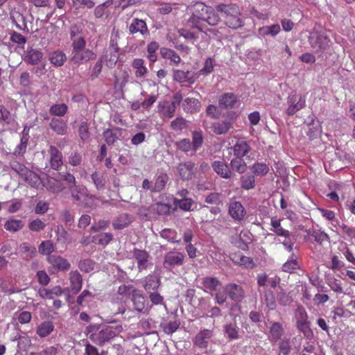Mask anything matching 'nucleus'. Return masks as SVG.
<instances>
[{"instance_id": "f257e3e1", "label": "nucleus", "mask_w": 355, "mask_h": 355, "mask_svg": "<svg viewBox=\"0 0 355 355\" xmlns=\"http://www.w3.org/2000/svg\"><path fill=\"white\" fill-rule=\"evenodd\" d=\"M89 339L99 346L110 342L123 331L121 324L112 322L111 324H92L87 328Z\"/></svg>"}, {"instance_id": "f03ea898", "label": "nucleus", "mask_w": 355, "mask_h": 355, "mask_svg": "<svg viewBox=\"0 0 355 355\" xmlns=\"http://www.w3.org/2000/svg\"><path fill=\"white\" fill-rule=\"evenodd\" d=\"M216 11L222 14L225 24L230 28L237 29L243 26V20L239 6L234 3L218 4Z\"/></svg>"}, {"instance_id": "7ed1b4c3", "label": "nucleus", "mask_w": 355, "mask_h": 355, "mask_svg": "<svg viewBox=\"0 0 355 355\" xmlns=\"http://www.w3.org/2000/svg\"><path fill=\"white\" fill-rule=\"evenodd\" d=\"M186 256L184 253L172 250L166 252L164 257L163 267L168 271H173L175 267H179L184 263Z\"/></svg>"}, {"instance_id": "20e7f679", "label": "nucleus", "mask_w": 355, "mask_h": 355, "mask_svg": "<svg viewBox=\"0 0 355 355\" xmlns=\"http://www.w3.org/2000/svg\"><path fill=\"white\" fill-rule=\"evenodd\" d=\"M238 115L235 112H227L224 120L216 121L212 123V131L216 135H225L233 128V124Z\"/></svg>"}, {"instance_id": "39448f33", "label": "nucleus", "mask_w": 355, "mask_h": 355, "mask_svg": "<svg viewBox=\"0 0 355 355\" xmlns=\"http://www.w3.org/2000/svg\"><path fill=\"white\" fill-rule=\"evenodd\" d=\"M201 3H197L194 6V12L188 20V23L193 28L198 29L200 32L207 33V31L213 33L216 35V30L210 29L205 25L204 14L198 10L202 7H200Z\"/></svg>"}, {"instance_id": "423d86ee", "label": "nucleus", "mask_w": 355, "mask_h": 355, "mask_svg": "<svg viewBox=\"0 0 355 355\" xmlns=\"http://www.w3.org/2000/svg\"><path fill=\"white\" fill-rule=\"evenodd\" d=\"M330 39L318 32H313L309 37V42L316 53H324L329 46Z\"/></svg>"}, {"instance_id": "0eeeda50", "label": "nucleus", "mask_w": 355, "mask_h": 355, "mask_svg": "<svg viewBox=\"0 0 355 355\" xmlns=\"http://www.w3.org/2000/svg\"><path fill=\"white\" fill-rule=\"evenodd\" d=\"M46 260L52 268L57 271L67 272L71 268L69 261L60 255H50L47 257Z\"/></svg>"}, {"instance_id": "6e6552de", "label": "nucleus", "mask_w": 355, "mask_h": 355, "mask_svg": "<svg viewBox=\"0 0 355 355\" xmlns=\"http://www.w3.org/2000/svg\"><path fill=\"white\" fill-rule=\"evenodd\" d=\"M173 80L180 83H187L189 85L195 83L199 78V74L191 71H183L180 69H175L173 73Z\"/></svg>"}, {"instance_id": "1a4fd4ad", "label": "nucleus", "mask_w": 355, "mask_h": 355, "mask_svg": "<svg viewBox=\"0 0 355 355\" xmlns=\"http://www.w3.org/2000/svg\"><path fill=\"white\" fill-rule=\"evenodd\" d=\"M212 330L204 329L200 331L193 338L192 341L197 347L205 349L208 347L209 340L213 337Z\"/></svg>"}, {"instance_id": "9d476101", "label": "nucleus", "mask_w": 355, "mask_h": 355, "mask_svg": "<svg viewBox=\"0 0 355 355\" xmlns=\"http://www.w3.org/2000/svg\"><path fill=\"white\" fill-rule=\"evenodd\" d=\"M202 8L198 9L199 11L204 14V21L210 26H216L220 21V17L218 14V11L214 10L212 8L206 6L204 3H200L199 6Z\"/></svg>"}, {"instance_id": "9b49d317", "label": "nucleus", "mask_w": 355, "mask_h": 355, "mask_svg": "<svg viewBox=\"0 0 355 355\" xmlns=\"http://www.w3.org/2000/svg\"><path fill=\"white\" fill-rule=\"evenodd\" d=\"M225 291L230 299L235 302H241L245 297V292L243 287L235 283L227 284L225 287Z\"/></svg>"}, {"instance_id": "f8f14e48", "label": "nucleus", "mask_w": 355, "mask_h": 355, "mask_svg": "<svg viewBox=\"0 0 355 355\" xmlns=\"http://www.w3.org/2000/svg\"><path fill=\"white\" fill-rule=\"evenodd\" d=\"M228 212L230 216L237 222H241L244 220L246 211L239 201L230 202L228 206Z\"/></svg>"}, {"instance_id": "ddd939ff", "label": "nucleus", "mask_w": 355, "mask_h": 355, "mask_svg": "<svg viewBox=\"0 0 355 355\" xmlns=\"http://www.w3.org/2000/svg\"><path fill=\"white\" fill-rule=\"evenodd\" d=\"M195 164L191 161L180 162L176 167L178 173L182 180H189L194 175Z\"/></svg>"}, {"instance_id": "4468645a", "label": "nucleus", "mask_w": 355, "mask_h": 355, "mask_svg": "<svg viewBox=\"0 0 355 355\" xmlns=\"http://www.w3.org/2000/svg\"><path fill=\"white\" fill-rule=\"evenodd\" d=\"M130 34L134 35L137 33L141 34L146 37L149 35L150 32L145 21L138 18H134L128 26Z\"/></svg>"}, {"instance_id": "2eb2a0df", "label": "nucleus", "mask_w": 355, "mask_h": 355, "mask_svg": "<svg viewBox=\"0 0 355 355\" xmlns=\"http://www.w3.org/2000/svg\"><path fill=\"white\" fill-rule=\"evenodd\" d=\"M96 54L89 49H83L72 54L71 61L76 64L86 63L90 60H95Z\"/></svg>"}, {"instance_id": "dca6fc26", "label": "nucleus", "mask_w": 355, "mask_h": 355, "mask_svg": "<svg viewBox=\"0 0 355 355\" xmlns=\"http://www.w3.org/2000/svg\"><path fill=\"white\" fill-rule=\"evenodd\" d=\"M133 257L137 263L139 271L146 270L149 265L150 254L144 250L135 248L133 250Z\"/></svg>"}, {"instance_id": "f3484780", "label": "nucleus", "mask_w": 355, "mask_h": 355, "mask_svg": "<svg viewBox=\"0 0 355 355\" xmlns=\"http://www.w3.org/2000/svg\"><path fill=\"white\" fill-rule=\"evenodd\" d=\"M288 107L286 110V114L288 116H293L305 106V100L301 96L297 98L295 94H292L288 98Z\"/></svg>"}, {"instance_id": "a211bd4d", "label": "nucleus", "mask_w": 355, "mask_h": 355, "mask_svg": "<svg viewBox=\"0 0 355 355\" xmlns=\"http://www.w3.org/2000/svg\"><path fill=\"white\" fill-rule=\"evenodd\" d=\"M50 155L49 162L51 168L58 171L63 165V157L62 153L54 146H50L49 148Z\"/></svg>"}, {"instance_id": "6ab92c4d", "label": "nucleus", "mask_w": 355, "mask_h": 355, "mask_svg": "<svg viewBox=\"0 0 355 355\" xmlns=\"http://www.w3.org/2000/svg\"><path fill=\"white\" fill-rule=\"evenodd\" d=\"M258 286L263 288V289H268L267 287L270 286L275 288L279 284L280 279L277 277H270L266 273H261L257 275V277Z\"/></svg>"}, {"instance_id": "aec40b11", "label": "nucleus", "mask_w": 355, "mask_h": 355, "mask_svg": "<svg viewBox=\"0 0 355 355\" xmlns=\"http://www.w3.org/2000/svg\"><path fill=\"white\" fill-rule=\"evenodd\" d=\"M285 331L283 324L279 322H271L269 328L268 338L271 342L279 341L284 335Z\"/></svg>"}, {"instance_id": "412c9836", "label": "nucleus", "mask_w": 355, "mask_h": 355, "mask_svg": "<svg viewBox=\"0 0 355 355\" xmlns=\"http://www.w3.org/2000/svg\"><path fill=\"white\" fill-rule=\"evenodd\" d=\"M157 109L163 117L172 118L175 113L176 105L173 101H164L159 103Z\"/></svg>"}, {"instance_id": "4be33fe9", "label": "nucleus", "mask_w": 355, "mask_h": 355, "mask_svg": "<svg viewBox=\"0 0 355 355\" xmlns=\"http://www.w3.org/2000/svg\"><path fill=\"white\" fill-rule=\"evenodd\" d=\"M123 129L119 127L108 128L103 131V136L107 145L114 144L122 135Z\"/></svg>"}, {"instance_id": "5701e85b", "label": "nucleus", "mask_w": 355, "mask_h": 355, "mask_svg": "<svg viewBox=\"0 0 355 355\" xmlns=\"http://www.w3.org/2000/svg\"><path fill=\"white\" fill-rule=\"evenodd\" d=\"M65 289L62 288L60 286H55L51 288H40L39 290V295L43 299L52 300L55 297L61 296Z\"/></svg>"}, {"instance_id": "b1692460", "label": "nucleus", "mask_w": 355, "mask_h": 355, "mask_svg": "<svg viewBox=\"0 0 355 355\" xmlns=\"http://www.w3.org/2000/svg\"><path fill=\"white\" fill-rule=\"evenodd\" d=\"M70 288L73 294L80 292L83 286L82 275L78 270H72L69 273Z\"/></svg>"}, {"instance_id": "393cba45", "label": "nucleus", "mask_w": 355, "mask_h": 355, "mask_svg": "<svg viewBox=\"0 0 355 355\" xmlns=\"http://www.w3.org/2000/svg\"><path fill=\"white\" fill-rule=\"evenodd\" d=\"M230 259L236 264L245 266V268H253L254 262L250 257L243 255L240 252L231 253Z\"/></svg>"}, {"instance_id": "a878e982", "label": "nucleus", "mask_w": 355, "mask_h": 355, "mask_svg": "<svg viewBox=\"0 0 355 355\" xmlns=\"http://www.w3.org/2000/svg\"><path fill=\"white\" fill-rule=\"evenodd\" d=\"M211 166L214 171L221 178L228 179L232 176V172L228 165L224 161H214Z\"/></svg>"}, {"instance_id": "bb28decb", "label": "nucleus", "mask_w": 355, "mask_h": 355, "mask_svg": "<svg viewBox=\"0 0 355 355\" xmlns=\"http://www.w3.org/2000/svg\"><path fill=\"white\" fill-rule=\"evenodd\" d=\"M201 107V103L198 99L187 97L182 103V108L187 113L193 114L198 112Z\"/></svg>"}, {"instance_id": "cd10ccee", "label": "nucleus", "mask_w": 355, "mask_h": 355, "mask_svg": "<svg viewBox=\"0 0 355 355\" xmlns=\"http://www.w3.org/2000/svg\"><path fill=\"white\" fill-rule=\"evenodd\" d=\"M237 101V96L233 93H225L218 99L219 106L225 109L234 107Z\"/></svg>"}, {"instance_id": "c85d7f7f", "label": "nucleus", "mask_w": 355, "mask_h": 355, "mask_svg": "<svg viewBox=\"0 0 355 355\" xmlns=\"http://www.w3.org/2000/svg\"><path fill=\"white\" fill-rule=\"evenodd\" d=\"M232 149L235 157H243L250 152V147L247 141L238 139Z\"/></svg>"}, {"instance_id": "c756f323", "label": "nucleus", "mask_w": 355, "mask_h": 355, "mask_svg": "<svg viewBox=\"0 0 355 355\" xmlns=\"http://www.w3.org/2000/svg\"><path fill=\"white\" fill-rule=\"evenodd\" d=\"M43 58V53L37 49L31 48L25 55V61L32 65L37 64Z\"/></svg>"}, {"instance_id": "7c9ffc66", "label": "nucleus", "mask_w": 355, "mask_h": 355, "mask_svg": "<svg viewBox=\"0 0 355 355\" xmlns=\"http://www.w3.org/2000/svg\"><path fill=\"white\" fill-rule=\"evenodd\" d=\"M49 60L53 66L60 67L67 61V56L62 51H55L49 55Z\"/></svg>"}, {"instance_id": "2f4dec72", "label": "nucleus", "mask_w": 355, "mask_h": 355, "mask_svg": "<svg viewBox=\"0 0 355 355\" xmlns=\"http://www.w3.org/2000/svg\"><path fill=\"white\" fill-rule=\"evenodd\" d=\"M300 268L297 256L292 253L289 259L282 265V271L288 273H292L295 270Z\"/></svg>"}, {"instance_id": "473e14b6", "label": "nucleus", "mask_w": 355, "mask_h": 355, "mask_svg": "<svg viewBox=\"0 0 355 355\" xmlns=\"http://www.w3.org/2000/svg\"><path fill=\"white\" fill-rule=\"evenodd\" d=\"M49 125L50 128L58 135H64L67 133V123L61 119L53 118Z\"/></svg>"}, {"instance_id": "72a5a7b5", "label": "nucleus", "mask_w": 355, "mask_h": 355, "mask_svg": "<svg viewBox=\"0 0 355 355\" xmlns=\"http://www.w3.org/2000/svg\"><path fill=\"white\" fill-rule=\"evenodd\" d=\"M132 67L135 69V74L137 78H143L148 72L147 67L145 66L144 60L141 58L134 59Z\"/></svg>"}, {"instance_id": "f704fd0d", "label": "nucleus", "mask_w": 355, "mask_h": 355, "mask_svg": "<svg viewBox=\"0 0 355 355\" xmlns=\"http://www.w3.org/2000/svg\"><path fill=\"white\" fill-rule=\"evenodd\" d=\"M169 196L165 195L166 200H168L167 202H156L153 205V208L159 215H167L169 214L171 210V205L170 204ZM164 196H162V198Z\"/></svg>"}, {"instance_id": "c9c22d12", "label": "nucleus", "mask_w": 355, "mask_h": 355, "mask_svg": "<svg viewBox=\"0 0 355 355\" xmlns=\"http://www.w3.org/2000/svg\"><path fill=\"white\" fill-rule=\"evenodd\" d=\"M161 280L159 277L153 275H148L145 279L144 288L150 293L151 291H156L160 286Z\"/></svg>"}, {"instance_id": "e433bc0d", "label": "nucleus", "mask_w": 355, "mask_h": 355, "mask_svg": "<svg viewBox=\"0 0 355 355\" xmlns=\"http://www.w3.org/2000/svg\"><path fill=\"white\" fill-rule=\"evenodd\" d=\"M160 54L164 59L169 60L171 62L178 64L181 62L180 55L173 49L168 48H162Z\"/></svg>"}, {"instance_id": "4c0bfd02", "label": "nucleus", "mask_w": 355, "mask_h": 355, "mask_svg": "<svg viewBox=\"0 0 355 355\" xmlns=\"http://www.w3.org/2000/svg\"><path fill=\"white\" fill-rule=\"evenodd\" d=\"M24 222L20 219H9L4 223V228L10 232H16L24 228Z\"/></svg>"}, {"instance_id": "58836bf2", "label": "nucleus", "mask_w": 355, "mask_h": 355, "mask_svg": "<svg viewBox=\"0 0 355 355\" xmlns=\"http://www.w3.org/2000/svg\"><path fill=\"white\" fill-rule=\"evenodd\" d=\"M168 198L173 200L175 207H179L180 209L184 211H191L194 203L191 198L177 199L173 196H168Z\"/></svg>"}, {"instance_id": "ea45409f", "label": "nucleus", "mask_w": 355, "mask_h": 355, "mask_svg": "<svg viewBox=\"0 0 355 355\" xmlns=\"http://www.w3.org/2000/svg\"><path fill=\"white\" fill-rule=\"evenodd\" d=\"M22 179L32 187L38 188L41 184L40 177L36 173L31 171L30 169Z\"/></svg>"}, {"instance_id": "a19ab883", "label": "nucleus", "mask_w": 355, "mask_h": 355, "mask_svg": "<svg viewBox=\"0 0 355 355\" xmlns=\"http://www.w3.org/2000/svg\"><path fill=\"white\" fill-rule=\"evenodd\" d=\"M202 284L205 290L215 291L220 285V282L214 277H205L202 279Z\"/></svg>"}, {"instance_id": "79ce46f5", "label": "nucleus", "mask_w": 355, "mask_h": 355, "mask_svg": "<svg viewBox=\"0 0 355 355\" xmlns=\"http://www.w3.org/2000/svg\"><path fill=\"white\" fill-rule=\"evenodd\" d=\"M53 329L54 326L52 322L44 321L37 327L36 333L40 337L44 338L49 336L53 331Z\"/></svg>"}, {"instance_id": "37998d69", "label": "nucleus", "mask_w": 355, "mask_h": 355, "mask_svg": "<svg viewBox=\"0 0 355 355\" xmlns=\"http://www.w3.org/2000/svg\"><path fill=\"white\" fill-rule=\"evenodd\" d=\"M131 220L127 214L119 215L113 222L112 225L115 230H121L130 224Z\"/></svg>"}, {"instance_id": "c03bdc74", "label": "nucleus", "mask_w": 355, "mask_h": 355, "mask_svg": "<svg viewBox=\"0 0 355 355\" xmlns=\"http://www.w3.org/2000/svg\"><path fill=\"white\" fill-rule=\"evenodd\" d=\"M113 239L111 233H101L95 235L92 239V242L101 246H106Z\"/></svg>"}, {"instance_id": "a18cd8bd", "label": "nucleus", "mask_w": 355, "mask_h": 355, "mask_svg": "<svg viewBox=\"0 0 355 355\" xmlns=\"http://www.w3.org/2000/svg\"><path fill=\"white\" fill-rule=\"evenodd\" d=\"M262 293L266 306L270 310H274L276 307V301L273 292L270 289H263Z\"/></svg>"}, {"instance_id": "49530a36", "label": "nucleus", "mask_w": 355, "mask_h": 355, "mask_svg": "<svg viewBox=\"0 0 355 355\" xmlns=\"http://www.w3.org/2000/svg\"><path fill=\"white\" fill-rule=\"evenodd\" d=\"M243 157H235L230 162V166L232 170L239 173H243L247 169V164Z\"/></svg>"}, {"instance_id": "de8ad7c7", "label": "nucleus", "mask_w": 355, "mask_h": 355, "mask_svg": "<svg viewBox=\"0 0 355 355\" xmlns=\"http://www.w3.org/2000/svg\"><path fill=\"white\" fill-rule=\"evenodd\" d=\"M132 301L135 309L138 312H141L145 309L146 299L143 295L133 293Z\"/></svg>"}, {"instance_id": "09e8293b", "label": "nucleus", "mask_w": 355, "mask_h": 355, "mask_svg": "<svg viewBox=\"0 0 355 355\" xmlns=\"http://www.w3.org/2000/svg\"><path fill=\"white\" fill-rule=\"evenodd\" d=\"M93 183L98 190L103 189L105 185V178L104 174L101 172L96 171L91 175Z\"/></svg>"}, {"instance_id": "8fccbe9b", "label": "nucleus", "mask_w": 355, "mask_h": 355, "mask_svg": "<svg viewBox=\"0 0 355 355\" xmlns=\"http://www.w3.org/2000/svg\"><path fill=\"white\" fill-rule=\"evenodd\" d=\"M203 144V136L201 130H195L192 132V142L193 151L194 153L198 150Z\"/></svg>"}, {"instance_id": "3c124183", "label": "nucleus", "mask_w": 355, "mask_h": 355, "mask_svg": "<svg viewBox=\"0 0 355 355\" xmlns=\"http://www.w3.org/2000/svg\"><path fill=\"white\" fill-rule=\"evenodd\" d=\"M277 300L282 306H286L291 304L293 300L289 293L283 288L277 293Z\"/></svg>"}, {"instance_id": "603ef678", "label": "nucleus", "mask_w": 355, "mask_h": 355, "mask_svg": "<svg viewBox=\"0 0 355 355\" xmlns=\"http://www.w3.org/2000/svg\"><path fill=\"white\" fill-rule=\"evenodd\" d=\"M68 110V106L65 103L53 104L49 109L51 115L63 116Z\"/></svg>"}, {"instance_id": "864d4df0", "label": "nucleus", "mask_w": 355, "mask_h": 355, "mask_svg": "<svg viewBox=\"0 0 355 355\" xmlns=\"http://www.w3.org/2000/svg\"><path fill=\"white\" fill-rule=\"evenodd\" d=\"M71 191V196L75 201L78 202L87 194L86 187L80 185H76Z\"/></svg>"}, {"instance_id": "5fc2aeb1", "label": "nucleus", "mask_w": 355, "mask_h": 355, "mask_svg": "<svg viewBox=\"0 0 355 355\" xmlns=\"http://www.w3.org/2000/svg\"><path fill=\"white\" fill-rule=\"evenodd\" d=\"M46 189L52 193H58L64 190L63 184L55 179H50L47 182Z\"/></svg>"}, {"instance_id": "6e6d98bb", "label": "nucleus", "mask_w": 355, "mask_h": 355, "mask_svg": "<svg viewBox=\"0 0 355 355\" xmlns=\"http://www.w3.org/2000/svg\"><path fill=\"white\" fill-rule=\"evenodd\" d=\"M241 186L243 189L250 190L255 187V178L252 175H245L241 178Z\"/></svg>"}, {"instance_id": "4d7b16f0", "label": "nucleus", "mask_w": 355, "mask_h": 355, "mask_svg": "<svg viewBox=\"0 0 355 355\" xmlns=\"http://www.w3.org/2000/svg\"><path fill=\"white\" fill-rule=\"evenodd\" d=\"M29 136L28 134H24L21 135L20 144L17 146L15 149L14 153L17 155H23L26 150L28 143Z\"/></svg>"}, {"instance_id": "13d9d810", "label": "nucleus", "mask_w": 355, "mask_h": 355, "mask_svg": "<svg viewBox=\"0 0 355 355\" xmlns=\"http://www.w3.org/2000/svg\"><path fill=\"white\" fill-rule=\"evenodd\" d=\"M168 177L166 173H161L155 180V186L153 189V192H159L162 191L168 182Z\"/></svg>"}, {"instance_id": "bf43d9fd", "label": "nucleus", "mask_w": 355, "mask_h": 355, "mask_svg": "<svg viewBox=\"0 0 355 355\" xmlns=\"http://www.w3.org/2000/svg\"><path fill=\"white\" fill-rule=\"evenodd\" d=\"M10 168L14 171L19 176L22 178L29 170L24 164L19 163V162L14 160L10 162Z\"/></svg>"}, {"instance_id": "052dcab7", "label": "nucleus", "mask_w": 355, "mask_h": 355, "mask_svg": "<svg viewBox=\"0 0 355 355\" xmlns=\"http://www.w3.org/2000/svg\"><path fill=\"white\" fill-rule=\"evenodd\" d=\"M20 252L24 254L25 258L31 259L36 255V249L28 243H23L20 245Z\"/></svg>"}, {"instance_id": "680f3d73", "label": "nucleus", "mask_w": 355, "mask_h": 355, "mask_svg": "<svg viewBox=\"0 0 355 355\" xmlns=\"http://www.w3.org/2000/svg\"><path fill=\"white\" fill-rule=\"evenodd\" d=\"M38 250L40 253L49 257L54 251V245L51 241H44L39 245Z\"/></svg>"}, {"instance_id": "e2e57ef3", "label": "nucleus", "mask_w": 355, "mask_h": 355, "mask_svg": "<svg viewBox=\"0 0 355 355\" xmlns=\"http://www.w3.org/2000/svg\"><path fill=\"white\" fill-rule=\"evenodd\" d=\"M159 48V44L156 42H151L147 46V58L151 62H155L157 60L156 51Z\"/></svg>"}, {"instance_id": "0e129e2a", "label": "nucleus", "mask_w": 355, "mask_h": 355, "mask_svg": "<svg viewBox=\"0 0 355 355\" xmlns=\"http://www.w3.org/2000/svg\"><path fill=\"white\" fill-rule=\"evenodd\" d=\"M96 266L95 261L90 259L80 260L78 263L80 270L85 272H89L94 270Z\"/></svg>"}, {"instance_id": "69168bd1", "label": "nucleus", "mask_w": 355, "mask_h": 355, "mask_svg": "<svg viewBox=\"0 0 355 355\" xmlns=\"http://www.w3.org/2000/svg\"><path fill=\"white\" fill-rule=\"evenodd\" d=\"M268 165L263 162H256L252 166V171L257 175H265L268 173Z\"/></svg>"}, {"instance_id": "338daca9", "label": "nucleus", "mask_w": 355, "mask_h": 355, "mask_svg": "<svg viewBox=\"0 0 355 355\" xmlns=\"http://www.w3.org/2000/svg\"><path fill=\"white\" fill-rule=\"evenodd\" d=\"M57 241L62 243H69L71 241L69 234L62 226H58L55 230Z\"/></svg>"}, {"instance_id": "774afa93", "label": "nucleus", "mask_w": 355, "mask_h": 355, "mask_svg": "<svg viewBox=\"0 0 355 355\" xmlns=\"http://www.w3.org/2000/svg\"><path fill=\"white\" fill-rule=\"evenodd\" d=\"M72 51L71 54L76 53L82 49H85L86 46V42L83 37H78L77 38H74L72 40Z\"/></svg>"}]
</instances>
